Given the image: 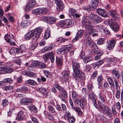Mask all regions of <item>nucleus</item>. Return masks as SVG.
I'll use <instances>...</instances> for the list:
<instances>
[{
    "mask_svg": "<svg viewBox=\"0 0 123 123\" xmlns=\"http://www.w3.org/2000/svg\"><path fill=\"white\" fill-rule=\"evenodd\" d=\"M72 62L73 70V76L76 80L80 81L84 77L83 73L80 70V64L75 59L72 60Z\"/></svg>",
    "mask_w": 123,
    "mask_h": 123,
    "instance_id": "nucleus-1",
    "label": "nucleus"
},
{
    "mask_svg": "<svg viewBox=\"0 0 123 123\" xmlns=\"http://www.w3.org/2000/svg\"><path fill=\"white\" fill-rule=\"evenodd\" d=\"M82 23L83 27L85 28L88 29L86 34V36H91L92 33L95 31V29H93L94 26L90 25L88 17H84L83 18Z\"/></svg>",
    "mask_w": 123,
    "mask_h": 123,
    "instance_id": "nucleus-2",
    "label": "nucleus"
},
{
    "mask_svg": "<svg viewBox=\"0 0 123 123\" xmlns=\"http://www.w3.org/2000/svg\"><path fill=\"white\" fill-rule=\"evenodd\" d=\"M42 30V28L39 27L36 29L35 30L31 31L34 35V39L31 42V45L30 48L32 50L34 49L37 46L38 44L36 41L40 36Z\"/></svg>",
    "mask_w": 123,
    "mask_h": 123,
    "instance_id": "nucleus-3",
    "label": "nucleus"
},
{
    "mask_svg": "<svg viewBox=\"0 0 123 123\" xmlns=\"http://www.w3.org/2000/svg\"><path fill=\"white\" fill-rule=\"evenodd\" d=\"M73 47V45L70 44L64 45L62 48L57 50L56 52L59 54H64L71 50Z\"/></svg>",
    "mask_w": 123,
    "mask_h": 123,
    "instance_id": "nucleus-4",
    "label": "nucleus"
},
{
    "mask_svg": "<svg viewBox=\"0 0 123 123\" xmlns=\"http://www.w3.org/2000/svg\"><path fill=\"white\" fill-rule=\"evenodd\" d=\"M42 20L48 24H54L57 20V18L54 17L48 16H43L42 18Z\"/></svg>",
    "mask_w": 123,
    "mask_h": 123,
    "instance_id": "nucleus-5",
    "label": "nucleus"
},
{
    "mask_svg": "<svg viewBox=\"0 0 123 123\" xmlns=\"http://www.w3.org/2000/svg\"><path fill=\"white\" fill-rule=\"evenodd\" d=\"M55 53L53 51H51L47 53L43 56V57L44 60L46 61L49 58L51 62H53L55 61Z\"/></svg>",
    "mask_w": 123,
    "mask_h": 123,
    "instance_id": "nucleus-6",
    "label": "nucleus"
},
{
    "mask_svg": "<svg viewBox=\"0 0 123 123\" xmlns=\"http://www.w3.org/2000/svg\"><path fill=\"white\" fill-rule=\"evenodd\" d=\"M48 12V10L46 8H42L34 10L32 12L34 14L41 15L46 14Z\"/></svg>",
    "mask_w": 123,
    "mask_h": 123,
    "instance_id": "nucleus-7",
    "label": "nucleus"
},
{
    "mask_svg": "<svg viewBox=\"0 0 123 123\" xmlns=\"http://www.w3.org/2000/svg\"><path fill=\"white\" fill-rule=\"evenodd\" d=\"M111 111L110 108L108 107H106L105 110L104 111L105 113L109 117H112L113 115L112 113L114 116L116 115L117 112L116 109L113 107L112 108Z\"/></svg>",
    "mask_w": 123,
    "mask_h": 123,
    "instance_id": "nucleus-8",
    "label": "nucleus"
},
{
    "mask_svg": "<svg viewBox=\"0 0 123 123\" xmlns=\"http://www.w3.org/2000/svg\"><path fill=\"white\" fill-rule=\"evenodd\" d=\"M6 66L0 67V71L4 74L11 73L13 72L14 70V69L12 68L9 67H7L8 65L6 64Z\"/></svg>",
    "mask_w": 123,
    "mask_h": 123,
    "instance_id": "nucleus-9",
    "label": "nucleus"
},
{
    "mask_svg": "<svg viewBox=\"0 0 123 123\" xmlns=\"http://www.w3.org/2000/svg\"><path fill=\"white\" fill-rule=\"evenodd\" d=\"M57 6L56 9L57 11L60 12L62 11L64 8V4L61 0H54Z\"/></svg>",
    "mask_w": 123,
    "mask_h": 123,
    "instance_id": "nucleus-10",
    "label": "nucleus"
},
{
    "mask_svg": "<svg viewBox=\"0 0 123 123\" xmlns=\"http://www.w3.org/2000/svg\"><path fill=\"white\" fill-rule=\"evenodd\" d=\"M36 4V1L35 0H31L28 2L26 5L25 9L26 11H29L32 9Z\"/></svg>",
    "mask_w": 123,
    "mask_h": 123,
    "instance_id": "nucleus-11",
    "label": "nucleus"
},
{
    "mask_svg": "<svg viewBox=\"0 0 123 123\" xmlns=\"http://www.w3.org/2000/svg\"><path fill=\"white\" fill-rule=\"evenodd\" d=\"M99 1V0H91L89 5L91 10H93L96 9L98 5Z\"/></svg>",
    "mask_w": 123,
    "mask_h": 123,
    "instance_id": "nucleus-12",
    "label": "nucleus"
},
{
    "mask_svg": "<svg viewBox=\"0 0 123 123\" xmlns=\"http://www.w3.org/2000/svg\"><path fill=\"white\" fill-rule=\"evenodd\" d=\"M96 12L98 14L102 17H105L108 16V12L104 9L99 8L97 10Z\"/></svg>",
    "mask_w": 123,
    "mask_h": 123,
    "instance_id": "nucleus-13",
    "label": "nucleus"
},
{
    "mask_svg": "<svg viewBox=\"0 0 123 123\" xmlns=\"http://www.w3.org/2000/svg\"><path fill=\"white\" fill-rule=\"evenodd\" d=\"M116 43V41L114 40L109 41L108 43L107 49L109 50H111L114 47Z\"/></svg>",
    "mask_w": 123,
    "mask_h": 123,
    "instance_id": "nucleus-14",
    "label": "nucleus"
},
{
    "mask_svg": "<svg viewBox=\"0 0 123 123\" xmlns=\"http://www.w3.org/2000/svg\"><path fill=\"white\" fill-rule=\"evenodd\" d=\"M85 36L86 37L84 40V44L86 46H89L92 43L91 38L89 37L90 36H86L85 34Z\"/></svg>",
    "mask_w": 123,
    "mask_h": 123,
    "instance_id": "nucleus-15",
    "label": "nucleus"
},
{
    "mask_svg": "<svg viewBox=\"0 0 123 123\" xmlns=\"http://www.w3.org/2000/svg\"><path fill=\"white\" fill-rule=\"evenodd\" d=\"M83 31L82 30H79L77 33L75 37L73 39L74 41H76L80 38L83 34Z\"/></svg>",
    "mask_w": 123,
    "mask_h": 123,
    "instance_id": "nucleus-16",
    "label": "nucleus"
},
{
    "mask_svg": "<svg viewBox=\"0 0 123 123\" xmlns=\"http://www.w3.org/2000/svg\"><path fill=\"white\" fill-rule=\"evenodd\" d=\"M33 100L32 99L24 98L20 101L21 103L23 105H27L29 103L33 102Z\"/></svg>",
    "mask_w": 123,
    "mask_h": 123,
    "instance_id": "nucleus-17",
    "label": "nucleus"
},
{
    "mask_svg": "<svg viewBox=\"0 0 123 123\" xmlns=\"http://www.w3.org/2000/svg\"><path fill=\"white\" fill-rule=\"evenodd\" d=\"M112 74L113 80L118 79L120 77L119 72L116 71L115 69L112 70Z\"/></svg>",
    "mask_w": 123,
    "mask_h": 123,
    "instance_id": "nucleus-18",
    "label": "nucleus"
},
{
    "mask_svg": "<svg viewBox=\"0 0 123 123\" xmlns=\"http://www.w3.org/2000/svg\"><path fill=\"white\" fill-rule=\"evenodd\" d=\"M56 63L57 65L59 66H61L63 64L62 57L61 56H56L55 59Z\"/></svg>",
    "mask_w": 123,
    "mask_h": 123,
    "instance_id": "nucleus-19",
    "label": "nucleus"
},
{
    "mask_svg": "<svg viewBox=\"0 0 123 123\" xmlns=\"http://www.w3.org/2000/svg\"><path fill=\"white\" fill-rule=\"evenodd\" d=\"M65 22L66 28L72 27L74 24L73 20L70 19H68L65 20Z\"/></svg>",
    "mask_w": 123,
    "mask_h": 123,
    "instance_id": "nucleus-20",
    "label": "nucleus"
},
{
    "mask_svg": "<svg viewBox=\"0 0 123 123\" xmlns=\"http://www.w3.org/2000/svg\"><path fill=\"white\" fill-rule=\"evenodd\" d=\"M44 113L45 116L49 119L52 120L54 119V115L48 111H46V110L44 111Z\"/></svg>",
    "mask_w": 123,
    "mask_h": 123,
    "instance_id": "nucleus-21",
    "label": "nucleus"
},
{
    "mask_svg": "<svg viewBox=\"0 0 123 123\" xmlns=\"http://www.w3.org/2000/svg\"><path fill=\"white\" fill-rule=\"evenodd\" d=\"M25 114L22 111H20L18 114L16 119L18 120H23L24 119Z\"/></svg>",
    "mask_w": 123,
    "mask_h": 123,
    "instance_id": "nucleus-22",
    "label": "nucleus"
},
{
    "mask_svg": "<svg viewBox=\"0 0 123 123\" xmlns=\"http://www.w3.org/2000/svg\"><path fill=\"white\" fill-rule=\"evenodd\" d=\"M88 97L93 103L96 102V97L93 92H91L89 93Z\"/></svg>",
    "mask_w": 123,
    "mask_h": 123,
    "instance_id": "nucleus-23",
    "label": "nucleus"
},
{
    "mask_svg": "<svg viewBox=\"0 0 123 123\" xmlns=\"http://www.w3.org/2000/svg\"><path fill=\"white\" fill-rule=\"evenodd\" d=\"M34 38V35L31 31H30L25 35V39L26 40H30L32 37Z\"/></svg>",
    "mask_w": 123,
    "mask_h": 123,
    "instance_id": "nucleus-24",
    "label": "nucleus"
},
{
    "mask_svg": "<svg viewBox=\"0 0 123 123\" xmlns=\"http://www.w3.org/2000/svg\"><path fill=\"white\" fill-rule=\"evenodd\" d=\"M14 36V35L12 34H7L5 35L4 38L6 42H10V41L11 40V39H13V38Z\"/></svg>",
    "mask_w": 123,
    "mask_h": 123,
    "instance_id": "nucleus-25",
    "label": "nucleus"
},
{
    "mask_svg": "<svg viewBox=\"0 0 123 123\" xmlns=\"http://www.w3.org/2000/svg\"><path fill=\"white\" fill-rule=\"evenodd\" d=\"M47 109L49 112L53 113H55L56 115H58V112H56L54 108L51 105H49L47 107Z\"/></svg>",
    "mask_w": 123,
    "mask_h": 123,
    "instance_id": "nucleus-26",
    "label": "nucleus"
},
{
    "mask_svg": "<svg viewBox=\"0 0 123 123\" xmlns=\"http://www.w3.org/2000/svg\"><path fill=\"white\" fill-rule=\"evenodd\" d=\"M64 74L62 76V79L66 80L68 79L69 77V72L68 71H65L64 72Z\"/></svg>",
    "mask_w": 123,
    "mask_h": 123,
    "instance_id": "nucleus-27",
    "label": "nucleus"
},
{
    "mask_svg": "<svg viewBox=\"0 0 123 123\" xmlns=\"http://www.w3.org/2000/svg\"><path fill=\"white\" fill-rule=\"evenodd\" d=\"M110 15L114 19L119 17V15L114 10H111L109 13Z\"/></svg>",
    "mask_w": 123,
    "mask_h": 123,
    "instance_id": "nucleus-28",
    "label": "nucleus"
},
{
    "mask_svg": "<svg viewBox=\"0 0 123 123\" xmlns=\"http://www.w3.org/2000/svg\"><path fill=\"white\" fill-rule=\"evenodd\" d=\"M37 67L41 68L44 69L47 68L45 64L40 62H38L37 63Z\"/></svg>",
    "mask_w": 123,
    "mask_h": 123,
    "instance_id": "nucleus-29",
    "label": "nucleus"
},
{
    "mask_svg": "<svg viewBox=\"0 0 123 123\" xmlns=\"http://www.w3.org/2000/svg\"><path fill=\"white\" fill-rule=\"evenodd\" d=\"M101 20L102 19L100 17L97 15H95L94 20H93L92 23H99L101 21Z\"/></svg>",
    "mask_w": 123,
    "mask_h": 123,
    "instance_id": "nucleus-30",
    "label": "nucleus"
},
{
    "mask_svg": "<svg viewBox=\"0 0 123 123\" xmlns=\"http://www.w3.org/2000/svg\"><path fill=\"white\" fill-rule=\"evenodd\" d=\"M18 50V54L22 53L25 51L26 50V47L24 45H21L20 46L19 48H17Z\"/></svg>",
    "mask_w": 123,
    "mask_h": 123,
    "instance_id": "nucleus-31",
    "label": "nucleus"
},
{
    "mask_svg": "<svg viewBox=\"0 0 123 123\" xmlns=\"http://www.w3.org/2000/svg\"><path fill=\"white\" fill-rule=\"evenodd\" d=\"M18 50L17 48L15 47H12L10 49L9 52L10 54L14 55L17 53L18 54Z\"/></svg>",
    "mask_w": 123,
    "mask_h": 123,
    "instance_id": "nucleus-32",
    "label": "nucleus"
},
{
    "mask_svg": "<svg viewBox=\"0 0 123 123\" xmlns=\"http://www.w3.org/2000/svg\"><path fill=\"white\" fill-rule=\"evenodd\" d=\"M114 31H117L119 29V25L116 23H114L113 25L111 27Z\"/></svg>",
    "mask_w": 123,
    "mask_h": 123,
    "instance_id": "nucleus-33",
    "label": "nucleus"
},
{
    "mask_svg": "<svg viewBox=\"0 0 123 123\" xmlns=\"http://www.w3.org/2000/svg\"><path fill=\"white\" fill-rule=\"evenodd\" d=\"M96 54L97 55L95 57L94 59L96 60L100 59V56L103 54V53L100 52L99 51H98Z\"/></svg>",
    "mask_w": 123,
    "mask_h": 123,
    "instance_id": "nucleus-34",
    "label": "nucleus"
},
{
    "mask_svg": "<svg viewBox=\"0 0 123 123\" xmlns=\"http://www.w3.org/2000/svg\"><path fill=\"white\" fill-rule=\"evenodd\" d=\"M29 23L27 20H24L22 22L21 24V26L23 28H25L29 25Z\"/></svg>",
    "mask_w": 123,
    "mask_h": 123,
    "instance_id": "nucleus-35",
    "label": "nucleus"
},
{
    "mask_svg": "<svg viewBox=\"0 0 123 123\" xmlns=\"http://www.w3.org/2000/svg\"><path fill=\"white\" fill-rule=\"evenodd\" d=\"M50 35V31L49 28H47V31L44 36V38L45 39H48Z\"/></svg>",
    "mask_w": 123,
    "mask_h": 123,
    "instance_id": "nucleus-36",
    "label": "nucleus"
},
{
    "mask_svg": "<svg viewBox=\"0 0 123 123\" xmlns=\"http://www.w3.org/2000/svg\"><path fill=\"white\" fill-rule=\"evenodd\" d=\"M29 108L31 111L34 113H37L38 111V109L37 107L34 105L29 106Z\"/></svg>",
    "mask_w": 123,
    "mask_h": 123,
    "instance_id": "nucleus-37",
    "label": "nucleus"
},
{
    "mask_svg": "<svg viewBox=\"0 0 123 123\" xmlns=\"http://www.w3.org/2000/svg\"><path fill=\"white\" fill-rule=\"evenodd\" d=\"M108 107L106 106H105L101 102H99L98 104V108L99 109H101L104 111L105 110L106 107Z\"/></svg>",
    "mask_w": 123,
    "mask_h": 123,
    "instance_id": "nucleus-38",
    "label": "nucleus"
},
{
    "mask_svg": "<svg viewBox=\"0 0 123 123\" xmlns=\"http://www.w3.org/2000/svg\"><path fill=\"white\" fill-rule=\"evenodd\" d=\"M25 83L26 84L33 86L35 85L36 84V82L35 81L33 80H27Z\"/></svg>",
    "mask_w": 123,
    "mask_h": 123,
    "instance_id": "nucleus-39",
    "label": "nucleus"
},
{
    "mask_svg": "<svg viewBox=\"0 0 123 123\" xmlns=\"http://www.w3.org/2000/svg\"><path fill=\"white\" fill-rule=\"evenodd\" d=\"M105 38H100L98 40L97 42V44L99 45H100L103 44L105 43Z\"/></svg>",
    "mask_w": 123,
    "mask_h": 123,
    "instance_id": "nucleus-40",
    "label": "nucleus"
},
{
    "mask_svg": "<svg viewBox=\"0 0 123 123\" xmlns=\"http://www.w3.org/2000/svg\"><path fill=\"white\" fill-rule=\"evenodd\" d=\"M40 92L43 95L46 96L47 95L48 91L45 89L43 88H41L39 89Z\"/></svg>",
    "mask_w": 123,
    "mask_h": 123,
    "instance_id": "nucleus-41",
    "label": "nucleus"
},
{
    "mask_svg": "<svg viewBox=\"0 0 123 123\" xmlns=\"http://www.w3.org/2000/svg\"><path fill=\"white\" fill-rule=\"evenodd\" d=\"M55 45L54 44H51L48 47L46 46L45 47V50L46 51H50L53 49Z\"/></svg>",
    "mask_w": 123,
    "mask_h": 123,
    "instance_id": "nucleus-42",
    "label": "nucleus"
},
{
    "mask_svg": "<svg viewBox=\"0 0 123 123\" xmlns=\"http://www.w3.org/2000/svg\"><path fill=\"white\" fill-rule=\"evenodd\" d=\"M92 59V57L89 56H87L84 58L83 62L85 63H87L88 62L91 61Z\"/></svg>",
    "mask_w": 123,
    "mask_h": 123,
    "instance_id": "nucleus-43",
    "label": "nucleus"
},
{
    "mask_svg": "<svg viewBox=\"0 0 123 123\" xmlns=\"http://www.w3.org/2000/svg\"><path fill=\"white\" fill-rule=\"evenodd\" d=\"M98 97L102 102L104 103L105 102V96L103 94L101 93L99 94L98 95Z\"/></svg>",
    "mask_w": 123,
    "mask_h": 123,
    "instance_id": "nucleus-44",
    "label": "nucleus"
},
{
    "mask_svg": "<svg viewBox=\"0 0 123 123\" xmlns=\"http://www.w3.org/2000/svg\"><path fill=\"white\" fill-rule=\"evenodd\" d=\"M103 77L101 75H100L98 76L97 81L99 85H101L103 83Z\"/></svg>",
    "mask_w": 123,
    "mask_h": 123,
    "instance_id": "nucleus-45",
    "label": "nucleus"
},
{
    "mask_svg": "<svg viewBox=\"0 0 123 123\" xmlns=\"http://www.w3.org/2000/svg\"><path fill=\"white\" fill-rule=\"evenodd\" d=\"M79 102L80 106L82 108H83L85 107L86 103V102L80 100H79Z\"/></svg>",
    "mask_w": 123,
    "mask_h": 123,
    "instance_id": "nucleus-46",
    "label": "nucleus"
},
{
    "mask_svg": "<svg viewBox=\"0 0 123 123\" xmlns=\"http://www.w3.org/2000/svg\"><path fill=\"white\" fill-rule=\"evenodd\" d=\"M115 86V88L116 90H118V88L120 87V84L119 81L117 80H114Z\"/></svg>",
    "mask_w": 123,
    "mask_h": 123,
    "instance_id": "nucleus-47",
    "label": "nucleus"
},
{
    "mask_svg": "<svg viewBox=\"0 0 123 123\" xmlns=\"http://www.w3.org/2000/svg\"><path fill=\"white\" fill-rule=\"evenodd\" d=\"M74 110L76 112L78 116H81L82 113V112L80 108L76 107L74 108Z\"/></svg>",
    "mask_w": 123,
    "mask_h": 123,
    "instance_id": "nucleus-48",
    "label": "nucleus"
},
{
    "mask_svg": "<svg viewBox=\"0 0 123 123\" xmlns=\"http://www.w3.org/2000/svg\"><path fill=\"white\" fill-rule=\"evenodd\" d=\"M69 13L73 16L75 14L77 13V12L75 10L72 8L70 9L69 11Z\"/></svg>",
    "mask_w": 123,
    "mask_h": 123,
    "instance_id": "nucleus-49",
    "label": "nucleus"
},
{
    "mask_svg": "<svg viewBox=\"0 0 123 123\" xmlns=\"http://www.w3.org/2000/svg\"><path fill=\"white\" fill-rule=\"evenodd\" d=\"M55 87L59 91H62L63 88L62 87L60 86L59 84L57 83H55L54 84Z\"/></svg>",
    "mask_w": 123,
    "mask_h": 123,
    "instance_id": "nucleus-50",
    "label": "nucleus"
},
{
    "mask_svg": "<svg viewBox=\"0 0 123 123\" xmlns=\"http://www.w3.org/2000/svg\"><path fill=\"white\" fill-rule=\"evenodd\" d=\"M68 120L69 123H73L75 121V119L73 116H72L68 119H67Z\"/></svg>",
    "mask_w": 123,
    "mask_h": 123,
    "instance_id": "nucleus-51",
    "label": "nucleus"
},
{
    "mask_svg": "<svg viewBox=\"0 0 123 123\" xmlns=\"http://www.w3.org/2000/svg\"><path fill=\"white\" fill-rule=\"evenodd\" d=\"M12 81L13 80L10 78H6L3 80L4 83H11Z\"/></svg>",
    "mask_w": 123,
    "mask_h": 123,
    "instance_id": "nucleus-52",
    "label": "nucleus"
},
{
    "mask_svg": "<svg viewBox=\"0 0 123 123\" xmlns=\"http://www.w3.org/2000/svg\"><path fill=\"white\" fill-rule=\"evenodd\" d=\"M83 69L85 71H89L90 69V68L89 65H86L83 67Z\"/></svg>",
    "mask_w": 123,
    "mask_h": 123,
    "instance_id": "nucleus-53",
    "label": "nucleus"
},
{
    "mask_svg": "<svg viewBox=\"0 0 123 123\" xmlns=\"http://www.w3.org/2000/svg\"><path fill=\"white\" fill-rule=\"evenodd\" d=\"M11 13H8L7 14V17L8 18V20L12 22H13L14 21V20L13 17L10 16Z\"/></svg>",
    "mask_w": 123,
    "mask_h": 123,
    "instance_id": "nucleus-54",
    "label": "nucleus"
},
{
    "mask_svg": "<svg viewBox=\"0 0 123 123\" xmlns=\"http://www.w3.org/2000/svg\"><path fill=\"white\" fill-rule=\"evenodd\" d=\"M104 62V60H100L97 61L96 63V65L97 66L99 67L103 64Z\"/></svg>",
    "mask_w": 123,
    "mask_h": 123,
    "instance_id": "nucleus-55",
    "label": "nucleus"
},
{
    "mask_svg": "<svg viewBox=\"0 0 123 123\" xmlns=\"http://www.w3.org/2000/svg\"><path fill=\"white\" fill-rule=\"evenodd\" d=\"M22 91L26 92L28 90V86L26 85H24L21 87Z\"/></svg>",
    "mask_w": 123,
    "mask_h": 123,
    "instance_id": "nucleus-56",
    "label": "nucleus"
},
{
    "mask_svg": "<svg viewBox=\"0 0 123 123\" xmlns=\"http://www.w3.org/2000/svg\"><path fill=\"white\" fill-rule=\"evenodd\" d=\"M95 15H93L92 14H90L88 15V18L89 19L91 20V22L92 23L93 20H94L93 19V18L95 17Z\"/></svg>",
    "mask_w": 123,
    "mask_h": 123,
    "instance_id": "nucleus-57",
    "label": "nucleus"
},
{
    "mask_svg": "<svg viewBox=\"0 0 123 123\" xmlns=\"http://www.w3.org/2000/svg\"><path fill=\"white\" fill-rule=\"evenodd\" d=\"M27 76L30 77H35L37 76L36 75L35 73L32 72L28 73Z\"/></svg>",
    "mask_w": 123,
    "mask_h": 123,
    "instance_id": "nucleus-58",
    "label": "nucleus"
},
{
    "mask_svg": "<svg viewBox=\"0 0 123 123\" xmlns=\"http://www.w3.org/2000/svg\"><path fill=\"white\" fill-rule=\"evenodd\" d=\"M8 104V102L6 99H4L2 100V105L3 106H7Z\"/></svg>",
    "mask_w": 123,
    "mask_h": 123,
    "instance_id": "nucleus-59",
    "label": "nucleus"
},
{
    "mask_svg": "<svg viewBox=\"0 0 123 123\" xmlns=\"http://www.w3.org/2000/svg\"><path fill=\"white\" fill-rule=\"evenodd\" d=\"M72 96L73 99L77 98L79 97L78 94L76 92H74L72 93Z\"/></svg>",
    "mask_w": 123,
    "mask_h": 123,
    "instance_id": "nucleus-60",
    "label": "nucleus"
},
{
    "mask_svg": "<svg viewBox=\"0 0 123 123\" xmlns=\"http://www.w3.org/2000/svg\"><path fill=\"white\" fill-rule=\"evenodd\" d=\"M36 65H37V64H36L34 63H32L30 66L28 67V69L30 70H32L35 67Z\"/></svg>",
    "mask_w": 123,
    "mask_h": 123,
    "instance_id": "nucleus-61",
    "label": "nucleus"
},
{
    "mask_svg": "<svg viewBox=\"0 0 123 123\" xmlns=\"http://www.w3.org/2000/svg\"><path fill=\"white\" fill-rule=\"evenodd\" d=\"M108 22L110 27H111L113 25L114 23H116L113 20L111 19L109 20Z\"/></svg>",
    "mask_w": 123,
    "mask_h": 123,
    "instance_id": "nucleus-62",
    "label": "nucleus"
},
{
    "mask_svg": "<svg viewBox=\"0 0 123 123\" xmlns=\"http://www.w3.org/2000/svg\"><path fill=\"white\" fill-rule=\"evenodd\" d=\"M30 117L32 121L34 123H38V120L36 118L33 117L31 115L30 116Z\"/></svg>",
    "mask_w": 123,
    "mask_h": 123,
    "instance_id": "nucleus-63",
    "label": "nucleus"
},
{
    "mask_svg": "<svg viewBox=\"0 0 123 123\" xmlns=\"http://www.w3.org/2000/svg\"><path fill=\"white\" fill-rule=\"evenodd\" d=\"M96 28L100 31H103L104 30V29H103V26L101 25H97L96 26Z\"/></svg>",
    "mask_w": 123,
    "mask_h": 123,
    "instance_id": "nucleus-64",
    "label": "nucleus"
}]
</instances>
